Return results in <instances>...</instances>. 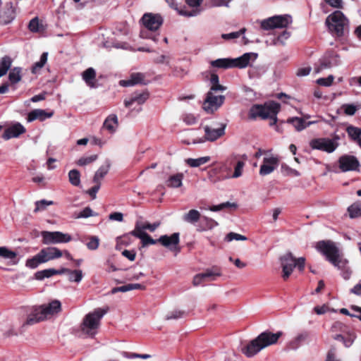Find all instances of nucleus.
Masks as SVG:
<instances>
[{"mask_svg": "<svg viewBox=\"0 0 361 361\" xmlns=\"http://www.w3.org/2000/svg\"><path fill=\"white\" fill-rule=\"evenodd\" d=\"M282 335L281 331L275 334L268 331H264L244 347L242 352L247 357H252L264 348L275 344Z\"/></svg>", "mask_w": 361, "mask_h": 361, "instance_id": "nucleus-1", "label": "nucleus"}, {"mask_svg": "<svg viewBox=\"0 0 361 361\" xmlns=\"http://www.w3.org/2000/svg\"><path fill=\"white\" fill-rule=\"evenodd\" d=\"M315 249L325 256L326 259L338 269H343L348 261L340 254L336 243L331 240H321L316 243Z\"/></svg>", "mask_w": 361, "mask_h": 361, "instance_id": "nucleus-2", "label": "nucleus"}, {"mask_svg": "<svg viewBox=\"0 0 361 361\" xmlns=\"http://www.w3.org/2000/svg\"><path fill=\"white\" fill-rule=\"evenodd\" d=\"M106 312L107 309L97 308L85 315L81 324L82 332L89 336H94L100 325L101 319Z\"/></svg>", "mask_w": 361, "mask_h": 361, "instance_id": "nucleus-3", "label": "nucleus"}, {"mask_svg": "<svg viewBox=\"0 0 361 361\" xmlns=\"http://www.w3.org/2000/svg\"><path fill=\"white\" fill-rule=\"evenodd\" d=\"M63 256L61 250L56 247H48L42 249L33 257L26 261V266L31 269L37 268L39 264L58 259Z\"/></svg>", "mask_w": 361, "mask_h": 361, "instance_id": "nucleus-4", "label": "nucleus"}, {"mask_svg": "<svg viewBox=\"0 0 361 361\" xmlns=\"http://www.w3.org/2000/svg\"><path fill=\"white\" fill-rule=\"evenodd\" d=\"M280 107V104L275 102H270L264 105L256 104L250 109V116L253 118L259 116L263 119L270 118L274 120V123H275Z\"/></svg>", "mask_w": 361, "mask_h": 361, "instance_id": "nucleus-5", "label": "nucleus"}, {"mask_svg": "<svg viewBox=\"0 0 361 361\" xmlns=\"http://www.w3.org/2000/svg\"><path fill=\"white\" fill-rule=\"evenodd\" d=\"M326 25L331 32L341 36L348 25V20L341 11H336L326 18Z\"/></svg>", "mask_w": 361, "mask_h": 361, "instance_id": "nucleus-6", "label": "nucleus"}, {"mask_svg": "<svg viewBox=\"0 0 361 361\" xmlns=\"http://www.w3.org/2000/svg\"><path fill=\"white\" fill-rule=\"evenodd\" d=\"M339 137L335 135L332 139L328 137L314 138L310 141V147L326 153L334 152L338 147Z\"/></svg>", "mask_w": 361, "mask_h": 361, "instance_id": "nucleus-7", "label": "nucleus"}, {"mask_svg": "<svg viewBox=\"0 0 361 361\" xmlns=\"http://www.w3.org/2000/svg\"><path fill=\"white\" fill-rule=\"evenodd\" d=\"M291 23L290 16H275L260 21L261 28L264 30H270L275 28L287 27Z\"/></svg>", "mask_w": 361, "mask_h": 361, "instance_id": "nucleus-8", "label": "nucleus"}, {"mask_svg": "<svg viewBox=\"0 0 361 361\" xmlns=\"http://www.w3.org/2000/svg\"><path fill=\"white\" fill-rule=\"evenodd\" d=\"M224 100V95H215L212 91H209L202 104V109L207 114H213L222 106Z\"/></svg>", "mask_w": 361, "mask_h": 361, "instance_id": "nucleus-9", "label": "nucleus"}, {"mask_svg": "<svg viewBox=\"0 0 361 361\" xmlns=\"http://www.w3.org/2000/svg\"><path fill=\"white\" fill-rule=\"evenodd\" d=\"M42 243L44 245L68 243L71 236L60 231H42Z\"/></svg>", "mask_w": 361, "mask_h": 361, "instance_id": "nucleus-10", "label": "nucleus"}, {"mask_svg": "<svg viewBox=\"0 0 361 361\" xmlns=\"http://www.w3.org/2000/svg\"><path fill=\"white\" fill-rule=\"evenodd\" d=\"M226 125L223 123H216L206 125L203 127L204 131V140L214 142L221 137L225 134Z\"/></svg>", "mask_w": 361, "mask_h": 361, "instance_id": "nucleus-11", "label": "nucleus"}, {"mask_svg": "<svg viewBox=\"0 0 361 361\" xmlns=\"http://www.w3.org/2000/svg\"><path fill=\"white\" fill-rule=\"evenodd\" d=\"M279 165V159L273 154L265 156L259 169V175L264 176L271 173Z\"/></svg>", "mask_w": 361, "mask_h": 361, "instance_id": "nucleus-12", "label": "nucleus"}, {"mask_svg": "<svg viewBox=\"0 0 361 361\" xmlns=\"http://www.w3.org/2000/svg\"><path fill=\"white\" fill-rule=\"evenodd\" d=\"M141 22L147 30L156 31L161 25L163 19L159 14L147 13L143 15Z\"/></svg>", "mask_w": 361, "mask_h": 361, "instance_id": "nucleus-13", "label": "nucleus"}, {"mask_svg": "<svg viewBox=\"0 0 361 361\" xmlns=\"http://www.w3.org/2000/svg\"><path fill=\"white\" fill-rule=\"evenodd\" d=\"M339 168L342 172L357 171L360 167L357 159L353 155L345 154L338 159Z\"/></svg>", "mask_w": 361, "mask_h": 361, "instance_id": "nucleus-14", "label": "nucleus"}, {"mask_svg": "<svg viewBox=\"0 0 361 361\" xmlns=\"http://www.w3.org/2000/svg\"><path fill=\"white\" fill-rule=\"evenodd\" d=\"M280 261L283 269L282 277L286 280L293 272L294 267H295V258L293 256L292 253L288 252L281 257Z\"/></svg>", "mask_w": 361, "mask_h": 361, "instance_id": "nucleus-15", "label": "nucleus"}, {"mask_svg": "<svg viewBox=\"0 0 361 361\" xmlns=\"http://www.w3.org/2000/svg\"><path fill=\"white\" fill-rule=\"evenodd\" d=\"M39 307L42 310V313L46 319L60 312L61 310V304L59 300H54L48 304L40 305Z\"/></svg>", "mask_w": 361, "mask_h": 361, "instance_id": "nucleus-16", "label": "nucleus"}, {"mask_svg": "<svg viewBox=\"0 0 361 361\" xmlns=\"http://www.w3.org/2000/svg\"><path fill=\"white\" fill-rule=\"evenodd\" d=\"M157 241L170 250H177L179 251V249L177 248L180 241L178 233H174L170 236L167 235H161L157 239Z\"/></svg>", "mask_w": 361, "mask_h": 361, "instance_id": "nucleus-17", "label": "nucleus"}, {"mask_svg": "<svg viewBox=\"0 0 361 361\" xmlns=\"http://www.w3.org/2000/svg\"><path fill=\"white\" fill-rule=\"evenodd\" d=\"M149 97V93L147 91L140 92H134L129 98L124 100V105L126 107L129 108L133 104H137L138 105L143 104Z\"/></svg>", "mask_w": 361, "mask_h": 361, "instance_id": "nucleus-18", "label": "nucleus"}, {"mask_svg": "<svg viewBox=\"0 0 361 361\" xmlns=\"http://www.w3.org/2000/svg\"><path fill=\"white\" fill-rule=\"evenodd\" d=\"M257 58V54L253 52L245 53L241 56L232 59L233 68H244L250 65V61H254Z\"/></svg>", "mask_w": 361, "mask_h": 361, "instance_id": "nucleus-19", "label": "nucleus"}, {"mask_svg": "<svg viewBox=\"0 0 361 361\" xmlns=\"http://www.w3.org/2000/svg\"><path fill=\"white\" fill-rule=\"evenodd\" d=\"M25 132V128L23 125L19 123H16L9 127H8L2 137L4 140H10L11 138L18 137L21 134Z\"/></svg>", "mask_w": 361, "mask_h": 361, "instance_id": "nucleus-20", "label": "nucleus"}, {"mask_svg": "<svg viewBox=\"0 0 361 361\" xmlns=\"http://www.w3.org/2000/svg\"><path fill=\"white\" fill-rule=\"evenodd\" d=\"M203 0H186L187 4L193 8L192 11H186L184 9H180L178 11L180 15L186 16V17H193L199 15L201 12V9L198 8L200 4L202 3Z\"/></svg>", "mask_w": 361, "mask_h": 361, "instance_id": "nucleus-21", "label": "nucleus"}, {"mask_svg": "<svg viewBox=\"0 0 361 361\" xmlns=\"http://www.w3.org/2000/svg\"><path fill=\"white\" fill-rule=\"evenodd\" d=\"M44 319V316H43L42 310L39 309V306L35 307L33 308L31 313L27 316V318L23 324L22 327L34 325Z\"/></svg>", "mask_w": 361, "mask_h": 361, "instance_id": "nucleus-22", "label": "nucleus"}, {"mask_svg": "<svg viewBox=\"0 0 361 361\" xmlns=\"http://www.w3.org/2000/svg\"><path fill=\"white\" fill-rule=\"evenodd\" d=\"M339 64V60L337 55L332 54L327 58L323 59L321 64L314 68L316 73H319L324 69L331 68L334 66H336Z\"/></svg>", "mask_w": 361, "mask_h": 361, "instance_id": "nucleus-23", "label": "nucleus"}, {"mask_svg": "<svg viewBox=\"0 0 361 361\" xmlns=\"http://www.w3.org/2000/svg\"><path fill=\"white\" fill-rule=\"evenodd\" d=\"M145 75L141 73H132L128 79L120 80L122 87H130L137 84L144 83Z\"/></svg>", "mask_w": 361, "mask_h": 361, "instance_id": "nucleus-24", "label": "nucleus"}, {"mask_svg": "<svg viewBox=\"0 0 361 361\" xmlns=\"http://www.w3.org/2000/svg\"><path fill=\"white\" fill-rule=\"evenodd\" d=\"M111 161L109 159H106L104 164H102L98 170L95 172V174L93 178V181L95 183H101V180L102 178L108 173L110 168H111Z\"/></svg>", "mask_w": 361, "mask_h": 361, "instance_id": "nucleus-25", "label": "nucleus"}, {"mask_svg": "<svg viewBox=\"0 0 361 361\" xmlns=\"http://www.w3.org/2000/svg\"><path fill=\"white\" fill-rule=\"evenodd\" d=\"M53 116V113H47L43 109H37L30 111L27 116V121L29 122L33 121L36 119L44 121L46 118H51Z\"/></svg>", "mask_w": 361, "mask_h": 361, "instance_id": "nucleus-26", "label": "nucleus"}, {"mask_svg": "<svg viewBox=\"0 0 361 361\" xmlns=\"http://www.w3.org/2000/svg\"><path fill=\"white\" fill-rule=\"evenodd\" d=\"M309 338V333L307 331H302L296 335L289 343V346L291 349H297L304 342L307 341Z\"/></svg>", "mask_w": 361, "mask_h": 361, "instance_id": "nucleus-27", "label": "nucleus"}, {"mask_svg": "<svg viewBox=\"0 0 361 361\" xmlns=\"http://www.w3.org/2000/svg\"><path fill=\"white\" fill-rule=\"evenodd\" d=\"M183 174L178 173L175 175L171 176L166 180V185L170 188H179L183 184Z\"/></svg>", "mask_w": 361, "mask_h": 361, "instance_id": "nucleus-28", "label": "nucleus"}, {"mask_svg": "<svg viewBox=\"0 0 361 361\" xmlns=\"http://www.w3.org/2000/svg\"><path fill=\"white\" fill-rule=\"evenodd\" d=\"M118 127V118L116 115L112 114L106 118L104 123L105 128L110 133H114Z\"/></svg>", "mask_w": 361, "mask_h": 361, "instance_id": "nucleus-29", "label": "nucleus"}, {"mask_svg": "<svg viewBox=\"0 0 361 361\" xmlns=\"http://www.w3.org/2000/svg\"><path fill=\"white\" fill-rule=\"evenodd\" d=\"M96 77V72L94 68H89L82 73V79L86 84L90 87H94V80Z\"/></svg>", "mask_w": 361, "mask_h": 361, "instance_id": "nucleus-30", "label": "nucleus"}, {"mask_svg": "<svg viewBox=\"0 0 361 361\" xmlns=\"http://www.w3.org/2000/svg\"><path fill=\"white\" fill-rule=\"evenodd\" d=\"M213 67L219 68H233L232 59H218L210 62Z\"/></svg>", "mask_w": 361, "mask_h": 361, "instance_id": "nucleus-31", "label": "nucleus"}, {"mask_svg": "<svg viewBox=\"0 0 361 361\" xmlns=\"http://www.w3.org/2000/svg\"><path fill=\"white\" fill-rule=\"evenodd\" d=\"M200 216L197 210L191 209L183 216V220L190 224H195L200 220Z\"/></svg>", "mask_w": 361, "mask_h": 361, "instance_id": "nucleus-32", "label": "nucleus"}, {"mask_svg": "<svg viewBox=\"0 0 361 361\" xmlns=\"http://www.w3.org/2000/svg\"><path fill=\"white\" fill-rule=\"evenodd\" d=\"M347 133L348 135L361 147V128L349 126L347 128Z\"/></svg>", "mask_w": 361, "mask_h": 361, "instance_id": "nucleus-33", "label": "nucleus"}, {"mask_svg": "<svg viewBox=\"0 0 361 361\" xmlns=\"http://www.w3.org/2000/svg\"><path fill=\"white\" fill-rule=\"evenodd\" d=\"M288 123H291L298 131H301L307 128L306 122L302 118L293 117L288 119Z\"/></svg>", "mask_w": 361, "mask_h": 361, "instance_id": "nucleus-34", "label": "nucleus"}, {"mask_svg": "<svg viewBox=\"0 0 361 361\" xmlns=\"http://www.w3.org/2000/svg\"><path fill=\"white\" fill-rule=\"evenodd\" d=\"M350 218H356L361 216V202H356L348 208Z\"/></svg>", "mask_w": 361, "mask_h": 361, "instance_id": "nucleus-35", "label": "nucleus"}, {"mask_svg": "<svg viewBox=\"0 0 361 361\" xmlns=\"http://www.w3.org/2000/svg\"><path fill=\"white\" fill-rule=\"evenodd\" d=\"M11 59L8 56H4L0 61V78L6 74L11 66Z\"/></svg>", "mask_w": 361, "mask_h": 361, "instance_id": "nucleus-36", "label": "nucleus"}, {"mask_svg": "<svg viewBox=\"0 0 361 361\" xmlns=\"http://www.w3.org/2000/svg\"><path fill=\"white\" fill-rule=\"evenodd\" d=\"M209 157H202L197 159H188L185 162L191 167H198L209 161Z\"/></svg>", "mask_w": 361, "mask_h": 361, "instance_id": "nucleus-37", "label": "nucleus"}, {"mask_svg": "<svg viewBox=\"0 0 361 361\" xmlns=\"http://www.w3.org/2000/svg\"><path fill=\"white\" fill-rule=\"evenodd\" d=\"M68 179L70 183L74 186H78L80 184V173L76 169L71 170L68 173Z\"/></svg>", "mask_w": 361, "mask_h": 361, "instance_id": "nucleus-38", "label": "nucleus"}, {"mask_svg": "<svg viewBox=\"0 0 361 361\" xmlns=\"http://www.w3.org/2000/svg\"><path fill=\"white\" fill-rule=\"evenodd\" d=\"M47 55L48 54L47 52H44L41 55L40 60L36 62L32 68V73H37L44 66L47 61Z\"/></svg>", "mask_w": 361, "mask_h": 361, "instance_id": "nucleus-39", "label": "nucleus"}, {"mask_svg": "<svg viewBox=\"0 0 361 361\" xmlns=\"http://www.w3.org/2000/svg\"><path fill=\"white\" fill-rule=\"evenodd\" d=\"M21 68L16 67L9 73V80L12 84L18 82L21 80Z\"/></svg>", "mask_w": 361, "mask_h": 361, "instance_id": "nucleus-40", "label": "nucleus"}, {"mask_svg": "<svg viewBox=\"0 0 361 361\" xmlns=\"http://www.w3.org/2000/svg\"><path fill=\"white\" fill-rule=\"evenodd\" d=\"M70 281L79 283L82 279V271L81 270H71L67 274Z\"/></svg>", "mask_w": 361, "mask_h": 361, "instance_id": "nucleus-41", "label": "nucleus"}, {"mask_svg": "<svg viewBox=\"0 0 361 361\" xmlns=\"http://www.w3.org/2000/svg\"><path fill=\"white\" fill-rule=\"evenodd\" d=\"M97 157H98L97 154H92L90 156L80 157L77 161V164L81 166L88 165L96 161Z\"/></svg>", "mask_w": 361, "mask_h": 361, "instance_id": "nucleus-42", "label": "nucleus"}, {"mask_svg": "<svg viewBox=\"0 0 361 361\" xmlns=\"http://www.w3.org/2000/svg\"><path fill=\"white\" fill-rule=\"evenodd\" d=\"M55 274H56V269H48L37 272L36 278L37 279L42 280L44 278L51 277Z\"/></svg>", "mask_w": 361, "mask_h": 361, "instance_id": "nucleus-43", "label": "nucleus"}, {"mask_svg": "<svg viewBox=\"0 0 361 361\" xmlns=\"http://www.w3.org/2000/svg\"><path fill=\"white\" fill-rule=\"evenodd\" d=\"M185 315V312L180 310H174L170 312H169L165 316L166 320L170 319H178L183 317Z\"/></svg>", "mask_w": 361, "mask_h": 361, "instance_id": "nucleus-44", "label": "nucleus"}, {"mask_svg": "<svg viewBox=\"0 0 361 361\" xmlns=\"http://www.w3.org/2000/svg\"><path fill=\"white\" fill-rule=\"evenodd\" d=\"M146 232L142 228L141 222H137L133 231L130 232V234L139 239H142Z\"/></svg>", "mask_w": 361, "mask_h": 361, "instance_id": "nucleus-45", "label": "nucleus"}, {"mask_svg": "<svg viewBox=\"0 0 361 361\" xmlns=\"http://www.w3.org/2000/svg\"><path fill=\"white\" fill-rule=\"evenodd\" d=\"M29 30L32 32H40L42 25L39 23L38 18H32L28 25Z\"/></svg>", "mask_w": 361, "mask_h": 361, "instance_id": "nucleus-46", "label": "nucleus"}, {"mask_svg": "<svg viewBox=\"0 0 361 361\" xmlns=\"http://www.w3.org/2000/svg\"><path fill=\"white\" fill-rule=\"evenodd\" d=\"M54 204L53 201H48L46 200H42L35 202L36 207L34 210L35 212L44 210L47 206Z\"/></svg>", "mask_w": 361, "mask_h": 361, "instance_id": "nucleus-47", "label": "nucleus"}, {"mask_svg": "<svg viewBox=\"0 0 361 361\" xmlns=\"http://www.w3.org/2000/svg\"><path fill=\"white\" fill-rule=\"evenodd\" d=\"M17 254L6 247H0V257L5 259H13L16 258Z\"/></svg>", "mask_w": 361, "mask_h": 361, "instance_id": "nucleus-48", "label": "nucleus"}, {"mask_svg": "<svg viewBox=\"0 0 361 361\" xmlns=\"http://www.w3.org/2000/svg\"><path fill=\"white\" fill-rule=\"evenodd\" d=\"M246 31L245 28H242L239 31L233 32L228 34H222L221 37L226 40H231L239 37L241 35H243Z\"/></svg>", "mask_w": 361, "mask_h": 361, "instance_id": "nucleus-49", "label": "nucleus"}, {"mask_svg": "<svg viewBox=\"0 0 361 361\" xmlns=\"http://www.w3.org/2000/svg\"><path fill=\"white\" fill-rule=\"evenodd\" d=\"M225 240L228 242L235 240H246L247 237L239 233L231 232L226 235Z\"/></svg>", "mask_w": 361, "mask_h": 361, "instance_id": "nucleus-50", "label": "nucleus"}, {"mask_svg": "<svg viewBox=\"0 0 361 361\" xmlns=\"http://www.w3.org/2000/svg\"><path fill=\"white\" fill-rule=\"evenodd\" d=\"M245 166V162L243 161H238L236 164V166L234 169L233 174L232 175V178H237L242 176L243 168Z\"/></svg>", "mask_w": 361, "mask_h": 361, "instance_id": "nucleus-51", "label": "nucleus"}, {"mask_svg": "<svg viewBox=\"0 0 361 361\" xmlns=\"http://www.w3.org/2000/svg\"><path fill=\"white\" fill-rule=\"evenodd\" d=\"M281 171L286 176H300V173L299 171H298L295 169H291L290 167H289L286 164H282V166H281Z\"/></svg>", "mask_w": 361, "mask_h": 361, "instance_id": "nucleus-52", "label": "nucleus"}, {"mask_svg": "<svg viewBox=\"0 0 361 361\" xmlns=\"http://www.w3.org/2000/svg\"><path fill=\"white\" fill-rule=\"evenodd\" d=\"M99 245V239L97 236H92L90 241L87 243V247L89 250H95L98 248Z\"/></svg>", "mask_w": 361, "mask_h": 361, "instance_id": "nucleus-53", "label": "nucleus"}, {"mask_svg": "<svg viewBox=\"0 0 361 361\" xmlns=\"http://www.w3.org/2000/svg\"><path fill=\"white\" fill-rule=\"evenodd\" d=\"M290 32L287 31H283L279 37L278 38L274 41V44L277 45L278 44H280L281 45L286 44V41L290 37Z\"/></svg>", "mask_w": 361, "mask_h": 361, "instance_id": "nucleus-54", "label": "nucleus"}, {"mask_svg": "<svg viewBox=\"0 0 361 361\" xmlns=\"http://www.w3.org/2000/svg\"><path fill=\"white\" fill-rule=\"evenodd\" d=\"M204 278L207 280V281H214L216 276H219L221 275L220 272L215 271L212 269H207L205 272L203 273Z\"/></svg>", "mask_w": 361, "mask_h": 361, "instance_id": "nucleus-55", "label": "nucleus"}, {"mask_svg": "<svg viewBox=\"0 0 361 361\" xmlns=\"http://www.w3.org/2000/svg\"><path fill=\"white\" fill-rule=\"evenodd\" d=\"M5 15H6V18L1 20L4 24H8L15 18V12L12 8H8L7 11H5Z\"/></svg>", "mask_w": 361, "mask_h": 361, "instance_id": "nucleus-56", "label": "nucleus"}, {"mask_svg": "<svg viewBox=\"0 0 361 361\" xmlns=\"http://www.w3.org/2000/svg\"><path fill=\"white\" fill-rule=\"evenodd\" d=\"M122 355L126 358H142V359H147L150 357V355L148 354H137V353H128L127 352H122Z\"/></svg>", "mask_w": 361, "mask_h": 361, "instance_id": "nucleus-57", "label": "nucleus"}, {"mask_svg": "<svg viewBox=\"0 0 361 361\" xmlns=\"http://www.w3.org/2000/svg\"><path fill=\"white\" fill-rule=\"evenodd\" d=\"M160 224H161L159 221L154 222V224H150L148 222H145V223L141 222L142 228H143L144 231L149 230L151 232L154 231L160 226Z\"/></svg>", "mask_w": 361, "mask_h": 361, "instance_id": "nucleus-58", "label": "nucleus"}, {"mask_svg": "<svg viewBox=\"0 0 361 361\" xmlns=\"http://www.w3.org/2000/svg\"><path fill=\"white\" fill-rule=\"evenodd\" d=\"M334 79V76L332 75H331L326 78H319L317 80V83L319 84V85L328 87L332 84Z\"/></svg>", "mask_w": 361, "mask_h": 361, "instance_id": "nucleus-59", "label": "nucleus"}, {"mask_svg": "<svg viewBox=\"0 0 361 361\" xmlns=\"http://www.w3.org/2000/svg\"><path fill=\"white\" fill-rule=\"evenodd\" d=\"M345 114L353 116L355 114L357 108L354 104H343L342 106Z\"/></svg>", "mask_w": 361, "mask_h": 361, "instance_id": "nucleus-60", "label": "nucleus"}, {"mask_svg": "<svg viewBox=\"0 0 361 361\" xmlns=\"http://www.w3.org/2000/svg\"><path fill=\"white\" fill-rule=\"evenodd\" d=\"M204 281H207V280L204 278L203 273H201V274H196L193 277L192 284L195 286H197L200 285Z\"/></svg>", "mask_w": 361, "mask_h": 361, "instance_id": "nucleus-61", "label": "nucleus"}, {"mask_svg": "<svg viewBox=\"0 0 361 361\" xmlns=\"http://www.w3.org/2000/svg\"><path fill=\"white\" fill-rule=\"evenodd\" d=\"M95 216L92 210L90 207H85L80 213L77 216V218H87L90 216Z\"/></svg>", "mask_w": 361, "mask_h": 361, "instance_id": "nucleus-62", "label": "nucleus"}, {"mask_svg": "<svg viewBox=\"0 0 361 361\" xmlns=\"http://www.w3.org/2000/svg\"><path fill=\"white\" fill-rule=\"evenodd\" d=\"M141 240L143 246H146L147 245H154L158 242L157 240L152 239L147 233H145L143 238L141 239Z\"/></svg>", "mask_w": 361, "mask_h": 361, "instance_id": "nucleus-63", "label": "nucleus"}, {"mask_svg": "<svg viewBox=\"0 0 361 361\" xmlns=\"http://www.w3.org/2000/svg\"><path fill=\"white\" fill-rule=\"evenodd\" d=\"M311 70L310 66L302 67L298 69L296 75L299 77L306 76L310 74Z\"/></svg>", "mask_w": 361, "mask_h": 361, "instance_id": "nucleus-64", "label": "nucleus"}]
</instances>
